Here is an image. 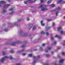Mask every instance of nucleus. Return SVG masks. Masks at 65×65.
<instances>
[{"mask_svg": "<svg viewBox=\"0 0 65 65\" xmlns=\"http://www.w3.org/2000/svg\"><path fill=\"white\" fill-rule=\"evenodd\" d=\"M55 5H52V7H55Z\"/></svg>", "mask_w": 65, "mask_h": 65, "instance_id": "37", "label": "nucleus"}, {"mask_svg": "<svg viewBox=\"0 0 65 65\" xmlns=\"http://www.w3.org/2000/svg\"><path fill=\"white\" fill-rule=\"evenodd\" d=\"M49 28H51V27H49Z\"/></svg>", "mask_w": 65, "mask_h": 65, "instance_id": "63", "label": "nucleus"}, {"mask_svg": "<svg viewBox=\"0 0 65 65\" xmlns=\"http://www.w3.org/2000/svg\"><path fill=\"white\" fill-rule=\"evenodd\" d=\"M46 36H48V35H49V34L48 33V32H46Z\"/></svg>", "mask_w": 65, "mask_h": 65, "instance_id": "26", "label": "nucleus"}, {"mask_svg": "<svg viewBox=\"0 0 65 65\" xmlns=\"http://www.w3.org/2000/svg\"><path fill=\"white\" fill-rule=\"evenodd\" d=\"M63 33V31H61L60 32V34H62Z\"/></svg>", "mask_w": 65, "mask_h": 65, "instance_id": "31", "label": "nucleus"}, {"mask_svg": "<svg viewBox=\"0 0 65 65\" xmlns=\"http://www.w3.org/2000/svg\"><path fill=\"white\" fill-rule=\"evenodd\" d=\"M1 3L2 4H5L6 2L4 1H1L0 2V7H1Z\"/></svg>", "mask_w": 65, "mask_h": 65, "instance_id": "6", "label": "nucleus"}, {"mask_svg": "<svg viewBox=\"0 0 65 65\" xmlns=\"http://www.w3.org/2000/svg\"><path fill=\"white\" fill-rule=\"evenodd\" d=\"M29 36H31V35H29Z\"/></svg>", "mask_w": 65, "mask_h": 65, "instance_id": "62", "label": "nucleus"}, {"mask_svg": "<svg viewBox=\"0 0 65 65\" xmlns=\"http://www.w3.org/2000/svg\"><path fill=\"white\" fill-rule=\"evenodd\" d=\"M45 44H42V46H45Z\"/></svg>", "mask_w": 65, "mask_h": 65, "instance_id": "48", "label": "nucleus"}, {"mask_svg": "<svg viewBox=\"0 0 65 65\" xmlns=\"http://www.w3.org/2000/svg\"><path fill=\"white\" fill-rule=\"evenodd\" d=\"M23 43L24 44V45H22L21 46V47H22V48L25 47V46L26 45V41H23Z\"/></svg>", "mask_w": 65, "mask_h": 65, "instance_id": "7", "label": "nucleus"}, {"mask_svg": "<svg viewBox=\"0 0 65 65\" xmlns=\"http://www.w3.org/2000/svg\"><path fill=\"white\" fill-rule=\"evenodd\" d=\"M25 55H26V54L25 53H23L22 54L23 56H25Z\"/></svg>", "mask_w": 65, "mask_h": 65, "instance_id": "47", "label": "nucleus"}, {"mask_svg": "<svg viewBox=\"0 0 65 65\" xmlns=\"http://www.w3.org/2000/svg\"><path fill=\"white\" fill-rule=\"evenodd\" d=\"M23 33V31H20V34H21V33Z\"/></svg>", "mask_w": 65, "mask_h": 65, "instance_id": "45", "label": "nucleus"}, {"mask_svg": "<svg viewBox=\"0 0 65 65\" xmlns=\"http://www.w3.org/2000/svg\"><path fill=\"white\" fill-rule=\"evenodd\" d=\"M51 40H54V38H53V37H51Z\"/></svg>", "mask_w": 65, "mask_h": 65, "instance_id": "46", "label": "nucleus"}, {"mask_svg": "<svg viewBox=\"0 0 65 65\" xmlns=\"http://www.w3.org/2000/svg\"><path fill=\"white\" fill-rule=\"evenodd\" d=\"M55 65H61V64H57L56 63H55Z\"/></svg>", "mask_w": 65, "mask_h": 65, "instance_id": "53", "label": "nucleus"}, {"mask_svg": "<svg viewBox=\"0 0 65 65\" xmlns=\"http://www.w3.org/2000/svg\"><path fill=\"white\" fill-rule=\"evenodd\" d=\"M40 49L41 50H42V48L41 47H40Z\"/></svg>", "mask_w": 65, "mask_h": 65, "instance_id": "56", "label": "nucleus"}, {"mask_svg": "<svg viewBox=\"0 0 65 65\" xmlns=\"http://www.w3.org/2000/svg\"><path fill=\"white\" fill-rule=\"evenodd\" d=\"M33 26V24H29L28 25V29L30 30V29H31V28Z\"/></svg>", "mask_w": 65, "mask_h": 65, "instance_id": "8", "label": "nucleus"}, {"mask_svg": "<svg viewBox=\"0 0 65 65\" xmlns=\"http://www.w3.org/2000/svg\"><path fill=\"white\" fill-rule=\"evenodd\" d=\"M35 29H36V26H34L33 28H32V30H35Z\"/></svg>", "mask_w": 65, "mask_h": 65, "instance_id": "19", "label": "nucleus"}, {"mask_svg": "<svg viewBox=\"0 0 65 65\" xmlns=\"http://www.w3.org/2000/svg\"><path fill=\"white\" fill-rule=\"evenodd\" d=\"M22 43V42L18 41L16 43L15 42L13 43V44H11V45H16V44H19L20 43Z\"/></svg>", "mask_w": 65, "mask_h": 65, "instance_id": "2", "label": "nucleus"}, {"mask_svg": "<svg viewBox=\"0 0 65 65\" xmlns=\"http://www.w3.org/2000/svg\"><path fill=\"white\" fill-rule=\"evenodd\" d=\"M54 44H56V43H57V42H56V41L54 42Z\"/></svg>", "mask_w": 65, "mask_h": 65, "instance_id": "44", "label": "nucleus"}, {"mask_svg": "<svg viewBox=\"0 0 65 65\" xmlns=\"http://www.w3.org/2000/svg\"><path fill=\"white\" fill-rule=\"evenodd\" d=\"M45 52L46 53H48V51L47 50H46L45 51Z\"/></svg>", "mask_w": 65, "mask_h": 65, "instance_id": "55", "label": "nucleus"}, {"mask_svg": "<svg viewBox=\"0 0 65 65\" xmlns=\"http://www.w3.org/2000/svg\"><path fill=\"white\" fill-rule=\"evenodd\" d=\"M3 27H5V26H6V25H5V24H3Z\"/></svg>", "mask_w": 65, "mask_h": 65, "instance_id": "50", "label": "nucleus"}, {"mask_svg": "<svg viewBox=\"0 0 65 65\" xmlns=\"http://www.w3.org/2000/svg\"><path fill=\"white\" fill-rule=\"evenodd\" d=\"M10 24V23H8V24Z\"/></svg>", "mask_w": 65, "mask_h": 65, "instance_id": "61", "label": "nucleus"}, {"mask_svg": "<svg viewBox=\"0 0 65 65\" xmlns=\"http://www.w3.org/2000/svg\"><path fill=\"white\" fill-rule=\"evenodd\" d=\"M47 21L48 22H50V21H52V19H47Z\"/></svg>", "mask_w": 65, "mask_h": 65, "instance_id": "27", "label": "nucleus"}, {"mask_svg": "<svg viewBox=\"0 0 65 65\" xmlns=\"http://www.w3.org/2000/svg\"><path fill=\"white\" fill-rule=\"evenodd\" d=\"M40 1L41 3H42L43 2V0H40Z\"/></svg>", "mask_w": 65, "mask_h": 65, "instance_id": "39", "label": "nucleus"}, {"mask_svg": "<svg viewBox=\"0 0 65 65\" xmlns=\"http://www.w3.org/2000/svg\"><path fill=\"white\" fill-rule=\"evenodd\" d=\"M36 1V0H32L31 1L32 3H35Z\"/></svg>", "mask_w": 65, "mask_h": 65, "instance_id": "17", "label": "nucleus"}, {"mask_svg": "<svg viewBox=\"0 0 65 65\" xmlns=\"http://www.w3.org/2000/svg\"><path fill=\"white\" fill-rule=\"evenodd\" d=\"M7 1L8 2H10V0H7Z\"/></svg>", "mask_w": 65, "mask_h": 65, "instance_id": "52", "label": "nucleus"}, {"mask_svg": "<svg viewBox=\"0 0 65 65\" xmlns=\"http://www.w3.org/2000/svg\"><path fill=\"white\" fill-rule=\"evenodd\" d=\"M58 58H59V57H60V56H59V55H58Z\"/></svg>", "mask_w": 65, "mask_h": 65, "instance_id": "60", "label": "nucleus"}, {"mask_svg": "<svg viewBox=\"0 0 65 65\" xmlns=\"http://www.w3.org/2000/svg\"><path fill=\"white\" fill-rule=\"evenodd\" d=\"M51 53L52 54H54V52L53 51H52L51 52Z\"/></svg>", "mask_w": 65, "mask_h": 65, "instance_id": "54", "label": "nucleus"}, {"mask_svg": "<svg viewBox=\"0 0 65 65\" xmlns=\"http://www.w3.org/2000/svg\"><path fill=\"white\" fill-rule=\"evenodd\" d=\"M63 46H65V44H63Z\"/></svg>", "mask_w": 65, "mask_h": 65, "instance_id": "57", "label": "nucleus"}, {"mask_svg": "<svg viewBox=\"0 0 65 65\" xmlns=\"http://www.w3.org/2000/svg\"><path fill=\"white\" fill-rule=\"evenodd\" d=\"M28 57H32V54H29L28 56Z\"/></svg>", "mask_w": 65, "mask_h": 65, "instance_id": "16", "label": "nucleus"}, {"mask_svg": "<svg viewBox=\"0 0 65 65\" xmlns=\"http://www.w3.org/2000/svg\"><path fill=\"white\" fill-rule=\"evenodd\" d=\"M55 26V23H54L53 22V24H52V26L53 27H54V26Z\"/></svg>", "mask_w": 65, "mask_h": 65, "instance_id": "35", "label": "nucleus"}, {"mask_svg": "<svg viewBox=\"0 0 65 65\" xmlns=\"http://www.w3.org/2000/svg\"><path fill=\"white\" fill-rule=\"evenodd\" d=\"M45 7H46V5H40V6L39 7V8H43L41 9V11H44V10H48V9Z\"/></svg>", "mask_w": 65, "mask_h": 65, "instance_id": "1", "label": "nucleus"}, {"mask_svg": "<svg viewBox=\"0 0 65 65\" xmlns=\"http://www.w3.org/2000/svg\"><path fill=\"white\" fill-rule=\"evenodd\" d=\"M37 58H40V55H38L37 56Z\"/></svg>", "mask_w": 65, "mask_h": 65, "instance_id": "38", "label": "nucleus"}, {"mask_svg": "<svg viewBox=\"0 0 65 65\" xmlns=\"http://www.w3.org/2000/svg\"><path fill=\"white\" fill-rule=\"evenodd\" d=\"M24 49H23L22 50H21V51H19V53H20V52H24Z\"/></svg>", "mask_w": 65, "mask_h": 65, "instance_id": "21", "label": "nucleus"}, {"mask_svg": "<svg viewBox=\"0 0 65 65\" xmlns=\"http://www.w3.org/2000/svg\"><path fill=\"white\" fill-rule=\"evenodd\" d=\"M64 61V60L63 59L62 60H61L59 61L60 63H62Z\"/></svg>", "mask_w": 65, "mask_h": 65, "instance_id": "18", "label": "nucleus"}, {"mask_svg": "<svg viewBox=\"0 0 65 65\" xmlns=\"http://www.w3.org/2000/svg\"><path fill=\"white\" fill-rule=\"evenodd\" d=\"M61 10V8L59 7L57 9H55V10H51L52 12H54V11H56L57 10Z\"/></svg>", "mask_w": 65, "mask_h": 65, "instance_id": "4", "label": "nucleus"}, {"mask_svg": "<svg viewBox=\"0 0 65 65\" xmlns=\"http://www.w3.org/2000/svg\"><path fill=\"white\" fill-rule=\"evenodd\" d=\"M62 29V28L61 27H59L57 28V30L58 31H60V30H61Z\"/></svg>", "mask_w": 65, "mask_h": 65, "instance_id": "12", "label": "nucleus"}, {"mask_svg": "<svg viewBox=\"0 0 65 65\" xmlns=\"http://www.w3.org/2000/svg\"><path fill=\"white\" fill-rule=\"evenodd\" d=\"M10 6V4H6L4 6V8H7L8 7Z\"/></svg>", "mask_w": 65, "mask_h": 65, "instance_id": "9", "label": "nucleus"}, {"mask_svg": "<svg viewBox=\"0 0 65 65\" xmlns=\"http://www.w3.org/2000/svg\"><path fill=\"white\" fill-rule=\"evenodd\" d=\"M27 1H25L24 2V3L25 4H27Z\"/></svg>", "mask_w": 65, "mask_h": 65, "instance_id": "25", "label": "nucleus"}, {"mask_svg": "<svg viewBox=\"0 0 65 65\" xmlns=\"http://www.w3.org/2000/svg\"><path fill=\"white\" fill-rule=\"evenodd\" d=\"M16 65H21V64L19 63H17Z\"/></svg>", "mask_w": 65, "mask_h": 65, "instance_id": "43", "label": "nucleus"}, {"mask_svg": "<svg viewBox=\"0 0 65 65\" xmlns=\"http://www.w3.org/2000/svg\"><path fill=\"white\" fill-rule=\"evenodd\" d=\"M64 42H65V40L64 41Z\"/></svg>", "mask_w": 65, "mask_h": 65, "instance_id": "64", "label": "nucleus"}, {"mask_svg": "<svg viewBox=\"0 0 65 65\" xmlns=\"http://www.w3.org/2000/svg\"><path fill=\"white\" fill-rule=\"evenodd\" d=\"M33 58L34 59H36V57L35 56H34L33 57Z\"/></svg>", "mask_w": 65, "mask_h": 65, "instance_id": "40", "label": "nucleus"}, {"mask_svg": "<svg viewBox=\"0 0 65 65\" xmlns=\"http://www.w3.org/2000/svg\"><path fill=\"white\" fill-rule=\"evenodd\" d=\"M37 49H35L34 50V51H37Z\"/></svg>", "mask_w": 65, "mask_h": 65, "instance_id": "59", "label": "nucleus"}, {"mask_svg": "<svg viewBox=\"0 0 65 65\" xmlns=\"http://www.w3.org/2000/svg\"><path fill=\"white\" fill-rule=\"evenodd\" d=\"M22 36L23 37H25V36H27L28 34H24V35H22Z\"/></svg>", "mask_w": 65, "mask_h": 65, "instance_id": "13", "label": "nucleus"}, {"mask_svg": "<svg viewBox=\"0 0 65 65\" xmlns=\"http://www.w3.org/2000/svg\"><path fill=\"white\" fill-rule=\"evenodd\" d=\"M44 65H49L47 63H45Z\"/></svg>", "mask_w": 65, "mask_h": 65, "instance_id": "49", "label": "nucleus"}, {"mask_svg": "<svg viewBox=\"0 0 65 65\" xmlns=\"http://www.w3.org/2000/svg\"><path fill=\"white\" fill-rule=\"evenodd\" d=\"M21 19H18L17 22H21Z\"/></svg>", "mask_w": 65, "mask_h": 65, "instance_id": "29", "label": "nucleus"}, {"mask_svg": "<svg viewBox=\"0 0 65 65\" xmlns=\"http://www.w3.org/2000/svg\"><path fill=\"white\" fill-rule=\"evenodd\" d=\"M62 1V0H59V1L57 2V4H60V3H61V2Z\"/></svg>", "mask_w": 65, "mask_h": 65, "instance_id": "14", "label": "nucleus"}, {"mask_svg": "<svg viewBox=\"0 0 65 65\" xmlns=\"http://www.w3.org/2000/svg\"><path fill=\"white\" fill-rule=\"evenodd\" d=\"M48 48V50H50L51 49V48L50 47H49Z\"/></svg>", "mask_w": 65, "mask_h": 65, "instance_id": "34", "label": "nucleus"}, {"mask_svg": "<svg viewBox=\"0 0 65 65\" xmlns=\"http://www.w3.org/2000/svg\"><path fill=\"white\" fill-rule=\"evenodd\" d=\"M41 26H44L45 25V24L44 23H43V21H41Z\"/></svg>", "mask_w": 65, "mask_h": 65, "instance_id": "10", "label": "nucleus"}, {"mask_svg": "<svg viewBox=\"0 0 65 65\" xmlns=\"http://www.w3.org/2000/svg\"><path fill=\"white\" fill-rule=\"evenodd\" d=\"M10 52L12 54H13V53H14V52L12 50H11L10 51Z\"/></svg>", "mask_w": 65, "mask_h": 65, "instance_id": "22", "label": "nucleus"}, {"mask_svg": "<svg viewBox=\"0 0 65 65\" xmlns=\"http://www.w3.org/2000/svg\"><path fill=\"white\" fill-rule=\"evenodd\" d=\"M36 61L34 60L33 62V64L34 65V64H35V63H36Z\"/></svg>", "mask_w": 65, "mask_h": 65, "instance_id": "24", "label": "nucleus"}, {"mask_svg": "<svg viewBox=\"0 0 65 65\" xmlns=\"http://www.w3.org/2000/svg\"><path fill=\"white\" fill-rule=\"evenodd\" d=\"M30 20V19L29 18H28L27 19V21H29Z\"/></svg>", "mask_w": 65, "mask_h": 65, "instance_id": "41", "label": "nucleus"}, {"mask_svg": "<svg viewBox=\"0 0 65 65\" xmlns=\"http://www.w3.org/2000/svg\"><path fill=\"white\" fill-rule=\"evenodd\" d=\"M55 38H61V37H60V36H58L57 35H56L55 36Z\"/></svg>", "mask_w": 65, "mask_h": 65, "instance_id": "11", "label": "nucleus"}, {"mask_svg": "<svg viewBox=\"0 0 65 65\" xmlns=\"http://www.w3.org/2000/svg\"><path fill=\"white\" fill-rule=\"evenodd\" d=\"M3 12H6V10H3Z\"/></svg>", "mask_w": 65, "mask_h": 65, "instance_id": "36", "label": "nucleus"}, {"mask_svg": "<svg viewBox=\"0 0 65 65\" xmlns=\"http://www.w3.org/2000/svg\"><path fill=\"white\" fill-rule=\"evenodd\" d=\"M9 11H11L12 12L9 13V14L12 15L14 13V12L13 11V9H9Z\"/></svg>", "mask_w": 65, "mask_h": 65, "instance_id": "5", "label": "nucleus"}, {"mask_svg": "<svg viewBox=\"0 0 65 65\" xmlns=\"http://www.w3.org/2000/svg\"><path fill=\"white\" fill-rule=\"evenodd\" d=\"M8 30L7 29H4V31H5V32H7V31H8Z\"/></svg>", "mask_w": 65, "mask_h": 65, "instance_id": "30", "label": "nucleus"}, {"mask_svg": "<svg viewBox=\"0 0 65 65\" xmlns=\"http://www.w3.org/2000/svg\"><path fill=\"white\" fill-rule=\"evenodd\" d=\"M9 44V43L8 42L6 43L5 44V45H7Z\"/></svg>", "mask_w": 65, "mask_h": 65, "instance_id": "33", "label": "nucleus"}, {"mask_svg": "<svg viewBox=\"0 0 65 65\" xmlns=\"http://www.w3.org/2000/svg\"><path fill=\"white\" fill-rule=\"evenodd\" d=\"M27 1H28V2H31V0H27Z\"/></svg>", "mask_w": 65, "mask_h": 65, "instance_id": "51", "label": "nucleus"}, {"mask_svg": "<svg viewBox=\"0 0 65 65\" xmlns=\"http://www.w3.org/2000/svg\"><path fill=\"white\" fill-rule=\"evenodd\" d=\"M10 59H11V60H12L13 58L11 56H10Z\"/></svg>", "mask_w": 65, "mask_h": 65, "instance_id": "28", "label": "nucleus"}, {"mask_svg": "<svg viewBox=\"0 0 65 65\" xmlns=\"http://www.w3.org/2000/svg\"><path fill=\"white\" fill-rule=\"evenodd\" d=\"M61 48H60V47L59 48H57V50H60V49Z\"/></svg>", "mask_w": 65, "mask_h": 65, "instance_id": "58", "label": "nucleus"}, {"mask_svg": "<svg viewBox=\"0 0 65 65\" xmlns=\"http://www.w3.org/2000/svg\"><path fill=\"white\" fill-rule=\"evenodd\" d=\"M6 55L5 52H3V55L4 56V55Z\"/></svg>", "mask_w": 65, "mask_h": 65, "instance_id": "23", "label": "nucleus"}, {"mask_svg": "<svg viewBox=\"0 0 65 65\" xmlns=\"http://www.w3.org/2000/svg\"><path fill=\"white\" fill-rule=\"evenodd\" d=\"M8 58V56H5L4 57H3L2 58L1 60V61H2V63L4 62V61H5V59H7V58Z\"/></svg>", "mask_w": 65, "mask_h": 65, "instance_id": "3", "label": "nucleus"}, {"mask_svg": "<svg viewBox=\"0 0 65 65\" xmlns=\"http://www.w3.org/2000/svg\"><path fill=\"white\" fill-rule=\"evenodd\" d=\"M46 57H47L50 56V55L48 54H46Z\"/></svg>", "mask_w": 65, "mask_h": 65, "instance_id": "42", "label": "nucleus"}, {"mask_svg": "<svg viewBox=\"0 0 65 65\" xmlns=\"http://www.w3.org/2000/svg\"><path fill=\"white\" fill-rule=\"evenodd\" d=\"M52 2V0H50L48 1L47 2V3L48 4H50V3H51Z\"/></svg>", "mask_w": 65, "mask_h": 65, "instance_id": "15", "label": "nucleus"}, {"mask_svg": "<svg viewBox=\"0 0 65 65\" xmlns=\"http://www.w3.org/2000/svg\"><path fill=\"white\" fill-rule=\"evenodd\" d=\"M58 12H57L56 13V17L57 16V15H58L57 14H58Z\"/></svg>", "mask_w": 65, "mask_h": 65, "instance_id": "32", "label": "nucleus"}, {"mask_svg": "<svg viewBox=\"0 0 65 65\" xmlns=\"http://www.w3.org/2000/svg\"><path fill=\"white\" fill-rule=\"evenodd\" d=\"M45 32H44L43 31H42L41 32V34H44Z\"/></svg>", "mask_w": 65, "mask_h": 65, "instance_id": "20", "label": "nucleus"}]
</instances>
